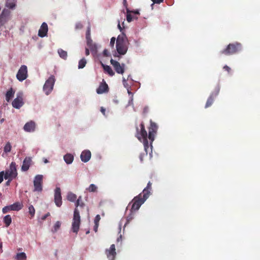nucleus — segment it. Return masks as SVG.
Wrapping results in <instances>:
<instances>
[{
	"instance_id": "nucleus-42",
	"label": "nucleus",
	"mask_w": 260,
	"mask_h": 260,
	"mask_svg": "<svg viewBox=\"0 0 260 260\" xmlns=\"http://www.w3.org/2000/svg\"><path fill=\"white\" fill-rule=\"evenodd\" d=\"M127 93L129 95H131L130 100L128 102V105H131L133 104V93L131 91V90L129 89V88H127Z\"/></svg>"
},
{
	"instance_id": "nucleus-54",
	"label": "nucleus",
	"mask_w": 260,
	"mask_h": 260,
	"mask_svg": "<svg viewBox=\"0 0 260 260\" xmlns=\"http://www.w3.org/2000/svg\"><path fill=\"white\" fill-rule=\"evenodd\" d=\"M101 111L104 115L105 114L106 110L103 107L101 108Z\"/></svg>"
},
{
	"instance_id": "nucleus-34",
	"label": "nucleus",
	"mask_w": 260,
	"mask_h": 260,
	"mask_svg": "<svg viewBox=\"0 0 260 260\" xmlns=\"http://www.w3.org/2000/svg\"><path fill=\"white\" fill-rule=\"evenodd\" d=\"M87 63L86 60L85 58H83L79 61L78 63V68L79 69H83L85 67Z\"/></svg>"
},
{
	"instance_id": "nucleus-24",
	"label": "nucleus",
	"mask_w": 260,
	"mask_h": 260,
	"mask_svg": "<svg viewBox=\"0 0 260 260\" xmlns=\"http://www.w3.org/2000/svg\"><path fill=\"white\" fill-rule=\"evenodd\" d=\"M15 91L11 88L9 89L6 94V100L7 102H9L14 96Z\"/></svg>"
},
{
	"instance_id": "nucleus-17",
	"label": "nucleus",
	"mask_w": 260,
	"mask_h": 260,
	"mask_svg": "<svg viewBox=\"0 0 260 260\" xmlns=\"http://www.w3.org/2000/svg\"><path fill=\"white\" fill-rule=\"evenodd\" d=\"M91 155V154L90 151L89 150H85L81 153L80 158L83 162H86L90 160Z\"/></svg>"
},
{
	"instance_id": "nucleus-59",
	"label": "nucleus",
	"mask_w": 260,
	"mask_h": 260,
	"mask_svg": "<svg viewBox=\"0 0 260 260\" xmlns=\"http://www.w3.org/2000/svg\"><path fill=\"white\" fill-rule=\"evenodd\" d=\"M128 220L132 219V217H130V216H128Z\"/></svg>"
},
{
	"instance_id": "nucleus-16",
	"label": "nucleus",
	"mask_w": 260,
	"mask_h": 260,
	"mask_svg": "<svg viewBox=\"0 0 260 260\" xmlns=\"http://www.w3.org/2000/svg\"><path fill=\"white\" fill-rule=\"evenodd\" d=\"M48 30V28L47 24L45 22H43L39 30L38 36L42 38L45 37L47 34Z\"/></svg>"
},
{
	"instance_id": "nucleus-7",
	"label": "nucleus",
	"mask_w": 260,
	"mask_h": 260,
	"mask_svg": "<svg viewBox=\"0 0 260 260\" xmlns=\"http://www.w3.org/2000/svg\"><path fill=\"white\" fill-rule=\"evenodd\" d=\"M55 81V77L53 75L51 76L45 82L43 90L46 95H48L52 91L53 88Z\"/></svg>"
},
{
	"instance_id": "nucleus-50",
	"label": "nucleus",
	"mask_w": 260,
	"mask_h": 260,
	"mask_svg": "<svg viewBox=\"0 0 260 260\" xmlns=\"http://www.w3.org/2000/svg\"><path fill=\"white\" fill-rule=\"evenodd\" d=\"M131 13L132 14H136V15H139L140 14L139 11L138 10H134V11H131Z\"/></svg>"
},
{
	"instance_id": "nucleus-43",
	"label": "nucleus",
	"mask_w": 260,
	"mask_h": 260,
	"mask_svg": "<svg viewBox=\"0 0 260 260\" xmlns=\"http://www.w3.org/2000/svg\"><path fill=\"white\" fill-rule=\"evenodd\" d=\"M88 38H91L90 36V27L89 26H88L86 32V39H87Z\"/></svg>"
},
{
	"instance_id": "nucleus-19",
	"label": "nucleus",
	"mask_w": 260,
	"mask_h": 260,
	"mask_svg": "<svg viewBox=\"0 0 260 260\" xmlns=\"http://www.w3.org/2000/svg\"><path fill=\"white\" fill-rule=\"evenodd\" d=\"M86 40L87 45L89 48L91 52L92 53H96L97 52L98 50L96 44L93 42L91 38H88Z\"/></svg>"
},
{
	"instance_id": "nucleus-41",
	"label": "nucleus",
	"mask_w": 260,
	"mask_h": 260,
	"mask_svg": "<svg viewBox=\"0 0 260 260\" xmlns=\"http://www.w3.org/2000/svg\"><path fill=\"white\" fill-rule=\"evenodd\" d=\"M10 211H12V207H11V205L5 206L2 209V211L4 214L7 213Z\"/></svg>"
},
{
	"instance_id": "nucleus-14",
	"label": "nucleus",
	"mask_w": 260,
	"mask_h": 260,
	"mask_svg": "<svg viewBox=\"0 0 260 260\" xmlns=\"http://www.w3.org/2000/svg\"><path fill=\"white\" fill-rule=\"evenodd\" d=\"M105 254H106L108 260H115L116 255L115 245L112 244L109 249H106L105 250Z\"/></svg>"
},
{
	"instance_id": "nucleus-6",
	"label": "nucleus",
	"mask_w": 260,
	"mask_h": 260,
	"mask_svg": "<svg viewBox=\"0 0 260 260\" xmlns=\"http://www.w3.org/2000/svg\"><path fill=\"white\" fill-rule=\"evenodd\" d=\"M17 176L16 164L15 162H12L10 165L9 169L5 172V179L9 178L15 179Z\"/></svg>"
},
{
	"instance_id": "nucleus-58",
	"label": "nucleus",
	"mask_w": 260,
	"mask_h": 260,
	"mask_svg": "<svg viewBox=\"0 0 260 260\" xmlns=\"http://www.w3.org/2000/svg\"><path fill=\"white\" fill-rule=\"evenodd\" d=\"M123 82L124 85H125V83H126V80L124 78L123 79Z\"/></svg>"
},
{
	"instance_id": "nucleus-21",
	"label": "nucleus",
	"mask_w": 260,
	"mask_h": 260,
	"mask_svg": "<svg viewBox=\"0 0 260 260\" xmlns=\"http://www.w3.org/2000/svg\"><path fill=\"white\" fill-rule=\"evenodd\" d=\"M31 161V159L30 157H25L24 158L21 166L22 171H26L29 169Z\"/></svg>"
},
{
	"instance_id": "nucleus-27",
	"label": "nucleus",
	"mask_w": 260,
	"mask_h": 260,
	"mask_svg": "<svg viewBox=\"0 0 260 260\" xmlns=\"http://www.w3.org/2000/svg\"><path fill=\"white\" fill-rule=\"evenodd\" d=\"M63 159L67 164H70L74 160V156L71 154L68 153L64 156Z\"/></svg>"
},
{
	"instance_id": "nucleus-31",
	"label": "nucleus",
	"mask_w": 260,
	"mask_h": 260,
	"mask_svg": "<svg viewBox=\"0 0 260 260\" xmlns=\"http://www.w3.org/2000/svg\"><path fill=\"white\" fill-rule=\"evenodd\" d=\"M126 20L128 22H130L132 21L133 19H137V17H135V16L133 17L132 15V13H131V10L128 9L126 10Z\"/></svg>"
},
{
	"instance_id": "nucleus-32",
	"label": "nucleus",
	"mask_w": 260,
	"mask_h": 260,
	"mask_svg": "<svg viewBox=\"0 0 260 260\" xmlns=\"http://www.w3.org/2000/svg\"><path fill=\"white\" fill-rule=\"evenodd\" d=\"M16 258L17 260H26V255L24 252H20L17 254Z\"/></svg>"
},
{
	"instance_id": "nucleus-61",
	"label": "nucleus",
	"mask_w": 260,
	"mask_h": 260,
	"mask_svg": "<svg viewBox=\"0 0 260 260\" xmlns=\"http://www.w3.org/2000/svg\"><path fill=\"white\" fill-rule=\"evenodd\" d=\"M114 56L115 57L117 56V57H119V56L118 55H116V54H115V55H114Z\"/></svg>"
},
{
	"instance_id": "nucleus-8",
	"label": "nucleus",
	"mask_w": 260,
	"mask_h": 260,
	"mask_svg": "<svg viewBox=\"0 0 260 260\" xmlns=\"http://www.w3.org/2000/svg\"><path fill=\"white\" fill-rule=\"evenodd\" d=\"M157 128L158 126L156 124L150 120V125L148 128L149 134L148 136L147 135V139L148 138L150 141V145L151 147H152V143L154 140L155 135L156 134Z\"/></svg>"
},
{
	"instance_id": "nucleus-15",
	"label": "nucleus",
	"mask_w": 260,
	"mask_h": 260,
	"mask_svg": "<svg viewBox=\"0 0 260 260\" xmlns=\"http://www.w3.org/2000/svg\"><path fill=\"white\" fill-rule=\"evenodd\" d=\"M54 202L55 205L58 207H60L62 205L61 189L59 187H56L55 189Z\"/></svg>"
},
{
	"instance_id": "nucleus-57",
	"label": "nucleus",
	"mask_w": 260,
	"mask_h": 260,
	"mask_svg": "<svg viewBox=\"0 0 260 260\" xmlns=\"http://www.w3.org/2000/svg\"><path fill=\"white\" fill-rule=\"evenodd\" d=\"M44 163L46 164L48 162V160L46 158H45L44 160Z\"/></svg>"
},
{
	"instance_id": "nucleus-9",
	"label": "nucleus",
	"mask_w": 260,
	"mask_h": 260,
	"mask_svg": "<svg viewBox=\"0 0 260 260\" xmlns=\"http://www.w3.org/2000/svg\"><path fill=\"white\" fill-rule=\"evenodd\" d=\"M28 76L27 68L25 65H22L19 69L16 75V78L19 81H23Z\"/></svg>"
},
{
	"instance_id": "nucleus-30",
	"label": "nucleus",
	"mask_w": 260,
	"mask_h": 260,
	"mask_svg": "<svg viewBox=\"0 0 260 260\" xmlns=\"http://www.w3.org/2000/svg\"><path fill=\"white\" fill-rule=\"evenodd\" d=\"M76 199H77V196L75 194H74L71 192H70L68 193L67 199L69 201L74 202L76 201Z\"/></svg>"
},
{
	"instance_id": "nucleus-47",
	"label": "nucleus",
	"mask_w": 260,
	"mask_h": 260,
	"mask_svg": "<svg viewBox=\"0 0 260 260\" xmlns=\"http://www.w3.org/2000/svg\"><path fill=\"white\" fill-rule=\"evenodd\" d=\"M223 69L228 73H230L231 71V68L227 65H225L223 67Z\"/></svg>"
},
{
	"instance_id": "nucleus-53",
	"label": "nucleus",
	"mask_w": 260,
	"mask_h": 260,
	"mask_svg": "<svg viewBox=\"0 0 260 260\" xmlns=\"http://www.w3.org/2000/svg\"><path fill=\"white\" fill-rule=\"evenodd\" d=\"M89 53H90V52H89V49H88V48H85V55H86V56H88V55H89Z\"/></svg>"
},
{
	"instance_id": "nucleus-45",
	"label": "nucleus",
	"mask_w": 260,
	"mask_h": 260,
	"mask_svg": "<svg viewBox=\"0 0 260 260\" xmlns=\"http://www.w3.org/2000/svg\"><path fill=\"white\" fill-rule=\"evenodd\" d=\"M115 40H116V39L115 37H112L111 39V40H110V46L113 48L114 46V44H115Z\"/></svg>"
},
{
	"instance_id": "nucleus-23",
	"label": "nucleus",
	"mask_w": 260,
	"mask_h": 260,
	"mask_svg": "<svg viewBox=\"0 0 260 260\" xmlns=\"http://www.w3.org/2000/svg\"><path fill=\"white\" fill-rule=\"evenodd\" d=\"M5 11L9 13L8 10H4L0 15V28L3 26L7 22V16L4 15Z\"/></svg>"
},
{
	"instance_id": "nucleus-35",
	"label": "nucleus",
	"mask_w": 260,
	"mask_h": 260,
	"mask_svg": "<svg viewBox=\"0 0 260 260\" xmlns=\"http://www.w3.org/2000/svg\"><path fill=\"white\" fill-rule=\"evenodd\" d=\"M75 206H76V209H77V208L78 206H80L81 207H83L85 206L84 203L82 201V197L81 196H80L78 198V199H77V200L76 202V204H75Z\"/></svg>"
},
{
	"instance_id": "nucleus-4",
	"label": "nucleus",
	"mask_w": 260,
	"mask_h": 260,
	"mask_svg": "<svg viewBox=\"0 0 260 260\" xmlns=\"http://www.w3.org/2000/svg\"><path fill=\"white\" fill-rule=\"evenodd\" d=\"M147 199V198L143 197L142 193H140L139 195L135 197L129 204V205L131 204H132L131 209V214L133 212L137 211Z\"/></svg>"
},
{
	"instance_id": "nucleus-22",
	"label": "nucleus",
	"mask_w": 260,
	"mask_h": 260,
	"mask_svg": "<svg viewBox=\"0 0 260 260\" xmlns=\"http://www.w3.org/2000/svg\"><path fill=\"white\" fill-rule=\"evenodd\" d=\"M152 183L149 181L147 183V186L143 189L142 192V195L143 197L147 198V199L150 196V190L151 189Z\"/></svg>"
},
{
	"instance_id": "nucleus-29",
	"label": "nucleus",
	"mask_w": 260,
	"mask_h": 260,
	"mask_svg": "<svg viewBox=\"0 0 260 260\" xmlns=\"http://www.w3.org/2000/svg\"><path fill=\"white\" fill-rule=\"evenodd\" d=\"M58 53L59 56L61 58H62L63 59H66L67 58V57H68L67 52L63 50V49H59L58 50Z\"/></svg>"
},
{
	"instance_id": "nucleus-44",
	"label": "nucleus",
	"mask_w": 260,
	"mask_h": 260,
	"mask_svg": "<svg viewBox=\"0 0 260 260\" xmlns=\"http://www.w3.org/2000/svg\"><path fill=\"white\" fill-rule=\"evenodd\" d=\"M4 178H5V172L1 171L0 172V184L3 181Z\"/></svg>"
},
{
	"instance_id": "nucleus-63",
	"label": "nucleus",
	"mask_w": 260,
	"mask_h": 260,
	"mask_svg": "<svg viewBox=\"0 0 260 260\" xmlns=\"http://www.w3.org/2000/svg\"><path fill=\"white\" fill-rule=\"evenodd\" d=\"M122 25H124V22H122ZM123 27H124V26H123Z\"/></svg>"
},
{
	"instance_id": "nucleus-38",
	"label": "nucleus",
	"mask_w": 260,
	"mask_h": 260,
	"mask_svg": "<svg viewBox=\"0 0 260 260\" xmlns=\"http://www.w3.org/2000/svg\"><path fill=\"white\" fill-rule=\"evenodd\" d=\"M60 225H61V222L59 221H56L54 225L53 229L52 230V232L53 233L56 232L60 228Z\"/></svg>"
},
{
	"instance_id": "nucleus-46",
	"label": "nucleus",
	"mask_w": 260,
	"mask_h": 260,
	"mask_svg": "<svg viewBox=\"0 0 260 260\" xmlns=\"http://www.w3.org/2000/svg\"><path fill=\"white\" fill-rule=\"evenodd\" d=\"M82 27H83V25L80 22H78V23H76V24L75 25V28L76 29H80Z\"/></svg>"
},
{
	"instance_id": "nucleus-55",
	"label": "nucleus",
	"mask_w": 260,
	"mask_h": 260,
	"mask_svg": "<svg viewBox=\"0 0 260 260\" xmlns=\"http://www.w3.org/2000/svg\"><path fill=\"white\" fill-rule=\"evenodd\" d=\"M118 27L120 29V31H122V28L121 27V26L119 23L118 24Z\"/></svg>"
},
{
	"instance_id": "nucleus-51",
	"label": "nucleus",
	"mask_w": 260,
	"mask_h": 260,
	"mask_svg": "<svg viewBox=\"0 0 260 260\" xmlns=\"http://www.w3.org/2000/svg\"><path fill=\"white\" fill-rule=\"evenodd\" d=\"M123 6L126 8V10H127V9H128L127 7L128 4L127 3L126 0H123Z\"/></svg>"
},
{
	"instance_id": "nucleus-20",
	"label": "nucleus",
	"mask_w": 260,
	"mask_h": 260,
	"mask_svg": "<svg viewBox=\"0 0 260 260\" xmlns=\"http://www.w3.org/2000/svg\"><path fill=\"white\" fill-rule=\"evenodd\" d=\"M108 89L109 88L107 84L104 82V83H102L96 89V92L98 94H102L104 92H108Z\"/></svg>"
},
{
	"instance_id": "nucleus-33",
	"label": "nucleus",
	"mask_w": 260,
	"mask_h": 260,
	"mask_svg": "<svg viewBox=\"0 0 260 260\" xmlns=\"http://www.w3.org/2000/svg\"><path fill=\"white\" fill-rule=\"evenodd\" d=\"M101 219V217H100V216L99 215H97L95 217V219H94V228H93V230L94 231L96 232L97 231H98V226H99V221Z\"/></svg>"
},
{
	"instance_id": "nucleus-13",
	"label": "nucleus",
	"mask_w": 260,
	"mask_h": 260,
	"mask_svg": "<svg viewBox=\"0 0 260 260\" xmlns=\"http://www.w3.org/2000/svg\"><path fill=\"white\" fill-rule=\"evenodd\" d=\"M24 104L23 94L22 93H18L17 97L12 102V106L16 109H19Z\"/></svg>"
},
{
	"instance_id": "nucleus-39",
	"label": "nucleus",
	"mask_w": 260,
	"mask_h": 260,
	"mask_svg": "<svg viewBox=\"0 0 260 260\" xmlns=\"http://www.w3.org/2000/svg\"><path fill=\"white\" fill-rule=\"evenodd\" d=\"M11 145L10 142H7L6 145L4 148V151L6 153H8L11 151Z\"/></svg>"
},
{
	"instance_id": "nucleus-11",
	"label": "nucleus",
	"mask_w": 260,
	"mask_h": 260,
	"mask_svg": "<svg viewBox=\"0 0 260 260\" xmlns=\"http://www.w3.org/2000/svg\"><path fill=\"white\" fill-rule=\"evenodd\" d=\"M43 175H37L34 180V191H41L42 190Z\"/></svg>"
},
{
	"instance_id": "nucleus-10",
	"label": "nucleus",
	"mask_w": 260,
	"mask_h": 260,
	"mask_svg": "<svg viewBox=\"0 0 260 260\" xmlns=\"http://www.w3.org/2000/svg\"><path fill=\"white\" fill-rule=\"evenodd\" d=\"M220 90V87L219 86H217L214 90L211 93L210 95L207 99V101L206 102V105H205V108H207L209 107H210L212 104L213 103V102L216 98V97L218 95Z\"/></svg>"
},
{
	"instance_id": "nucleus-2",
	"label": "nucleus",
	"mask_w": 260,
	"mask_h": 260,
	"mask_svg": "<svg viewBox=\"0 0 260 260\" xmlns=\"http://www.w3.org/2000/svg\"><path fill=\"white\" fill-rule=\"evenodd\" d=\"M129 44L127 38L125 34L122 32L119 35L116 40V50L120 55H124L127 51Z\"/></svg>"
},
{
	"instance_id": "nucleus-3",
	"label": "nucleus",
	"mask_w": 260,
	"mask_h": 260,
	"mask_svg": "<svg viewBox=\"0 0 260 260\" xmlns=\"http://www.w3.org/2000/svg\"><path fill=\"white\" fill-rule=\"evenodd\" d=\"M242 46L241 43L235 42L229 44L224 49L220 51V53L227 56L231 55L238 53L242 50Z\"/></svg>"
},
{
	"instance_id": "nucleus-36",
	"label": "nucleus",
	"mask_w": 260,
	"mask_h": 260,
	"mask_svg": "<svg viewBox=\"0 0 260 260\" xmlns=\"http://www.w3.org/2000/svg\"><path fill=\"white\" fill-rule=\"evenodd\" d=\"M104 69L106 72H107L109 75L112 76L114 75V72L111 69V68L109 66H105L104 67Z\"/></svg>"
},
{
	"instance_id": "nucleus-49",
	"label": "nucleus",
	"mask_w": 260,
	"mask_h": 260,
	"mask_svg": "<svg viewBox=\"0 0 260 260\" xmlns=\"http://www.w3.org/2000/svg\"><path fill=\"white\" fill-rule=\"evenodd\" d=\"M153 4H160L163 2L164 0H151Z\"/></svg>"
},
{
	"instance_id": "nucleus-52",
	"label": "nucleus",
	"mask_w": 260,
	"mask_h": 260,
	"mask_svg": "<svg viewBox=\"0 0 260 260\" xmlns=\"http://www.w3.org/2000/svg\"><path fill=\"white\" fill-rule=\"evenodd\" d=\"M7 179H8V180L6 182V185L7 186H9L10 184V182L13 179L12 178H8Z\"/></svg>"
},
{
	"instance_id": "nucleus-60",
	"label": "nucleus",
	"mask_w": 260,
	"mask_h": 260,
	"mask_svg": "<svg viewBox=\"0 0 260 260\" xmlns=\"http://www.w3.org/2000/svg\"><path fill=\"white\" fill-rule=\"evenodd\" d=\"M89 230H88V231H87L86 232V234H89Z\"/></svg>"
},
{
	"instance_id": "nucleus-26",
	"label": "nucleus",
	"mask_w": 260,
	"mask_h": 260,
	"mask_svg": "<svg viewBox=\"0 0 260 260\" xmlns=\"http://www.w3.org/2000/svg\"><path fill=\"white\" fill-rule=\"evenodd\" d=\"M5 6L6 7L13 9L16 7V1L15 0H6Z\"/></svg>"
},
{
	"instance_id": "nucleus-56",
	"label": "nucleus",
	"mask_w": 260,
	"mask_h": 260,
	"mask_svg": "<svg viewBox=\"0 0 260 260\" xmlns=\"http://www.w3.org/2000/svg\"><path fill=\"white\" fill-rule=\"evenodd\" d=\"M107 52H108V51H107V50H105L104 51V54L105 55H106V56H107Z\"/></svg>"
},
{
	"instance_id": "nucleus-12",
	"label": "nucleus",
	"mask_w": 260,
	"mask_h": 260,
	"mask_svg": "<svg viewBox=\"0 0 260 260\" xmlns=\"http://www.w3.org/2000/svg\"><path fill=\"white\" fill-rule=\"evenodd\" d=\"M110 63L113 66L117 73L120 74H123L124 73L125 66L124 63L120 64L118 61L113 59H111Z\"/></svg>"
},
{
	"instance_id": "nucleus-18",
	"label": "nucleus",
	"mask_w": 260,
	"mask_h": 260,
	"mask_svg": "<svg viewBox=\"0 0 260 260\" xmlns=\"http://www.w3.org/2000/svg\"><path fill=\"white\" fill-rule=\"evenodd\" d=\"M36 124L35 122L32 121H30L24 125L23 129L25 132H32L35 129Z\"/></svg>"
},
{
	"instance_id": "nucleus-62",
	"label": "nucleus",
	"mask_w": 260,
	"mask_h": 260,
	"mask_svg": "<svg viewBox=\"0 0 260 260\" xmlns=\"http://www.w3.org/2000/svg\"><path fill=\"white\" fill-rule=\"evenodd\" d=\"M2 195V193L0 192V198L1 197Z\"/></svg>"
},
{
	"instance_id": "nucleus-28",
	"label": "nucleus",
	"mask_w": 260,
	"mask_h": 260,
	"mask_svg": "<svg viewBox=\"0 0 260 260\" xmlns=\"http://www.w3.org/2000/svg\"><path fill=\"white\" fill-rule=\"evenodd\" d=\"M4 222L7 227H8L10 225L12 222V218L10 215H7L4 217Z\"/></svg>"
},
{
	"instance_id": "nucleus-5",
	"label": "nucleus",
	"mask_w": 260,
	"mask_h": 260,
	"mask_svg": "<svg viewBox=\"0 0 260 260\" xmlns=\"http://www.w3.org/2000/svg\"><path fill=\"white\" fill-rule=\"evenodd\" d=\"M80 221L81 220L79 211L77 209L75 208L74 212V216L72 224V231L76 234L78 233V232L79 230Z\"/></svg>"
},
{
	"instance_id": "nucleus-37",
	"label": "nucleus",
	"mask_w": 260,
	"mask_h": 260,
	"mask_svg": "<svg viewBox=\"0 0 260 260\" xmlns=\"http://www.w3.org/2000/svg\"><path fill=\"white\" fill-rule=\"evenodd\" d=\"M97 189H98V187L95 185H94L93 184H91L89 185L88 188H87L86 189V190L90 192H94L97 191Z\"/></svg>"
},
{
	"instance_id": "nucleus-48",
	"label": "nucleus",
	"mask_w": 260,
	"mask_h": 260,
	"mask_svg": "<svg viewBox=\"0 0 260 260\" xmlns=\"http://www.w3.org/2000/svg\"><path fill=\"white\" fill-rule=\"evenodd\" d=\"M50 213L49 212H48L47 214H46L45 215H43L41 219L43 220H45L47 217H48L49 216H50Z\"/></svg>"
},
{
	"instance_id": "nucleus-25",
	"label": "nucleus",
	"mask_w": 260,
	"mask_h": 260,
	"mask_svg": "<svg viewBox=\"0 0 260 260\" xmlns=\"http://www.w3.org/2000/svg\"><path fill=\"white\" fill-rule=\"evenodd\" d=\"M11 207H12V211H19L22 208L23 205L22 203L17 202L11 205Z\"/></svg>"
},
{
	"instance_id": "nucleus-40",
	"label": "nucleus",
	"mask_w": 260,
	"mask_h": 260,
	"mask_svg": "<svg viewBox=\"0 0 260 260\" xmlns=\"http://www.w3.org/2000/svg\"><path fill=\"white\" fill-rule=\"evenodd\" d=\"M29 214L31 216V218H32L35 214V209L32 205H30L28 207Z\"/></svg>"
},
{
	"instance_id": "nucleus-1",
	"label": "nucleus",
	"mask_w": 260,
	"mask_h": 260,
	"mask_svg": "<svg viewBox=\"0 0 260 260\" xmlns=\"http://www.w3.org/2000/svg\"><path fill=\"white\" fill-rule=\"evenodd\" d=\"M140 128V131H139V128L138 127L137 128L136 137L139 139V140L143 142L144 150L145 151V153H141L139 155V158L141 161L142 162L143 160L144 156L147 155V149L149 148V145L147 139V133L145 128V125L143 122L141 123Z\"/></svg>"
}]
</instances>
